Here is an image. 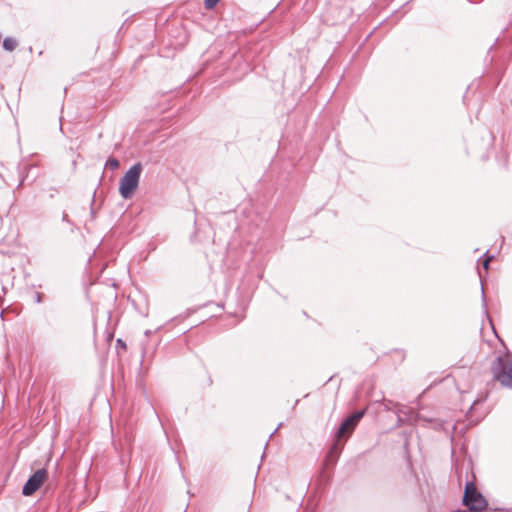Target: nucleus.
Instances as JSON below:
<instances>
[{"mask_svg": "<svg viewBox=\"0 0 512 512\" xmlns=\"http://www.w3.org/2000/svg\"><path fill=\"white\" fill-rule=\"evenodd\" d=\"M366 412L367 408H364L348 414L335 430L333 444L329 451L330 454H335V461L339 458L345 442L353 434L361 419L366 415Z\"/></svg>", "mask_w": 512, "mask_h": 512, "instance_id": "obj_1", "label": "nucleus"}, {"mask_svg": "<svg viewBox=\"0 0 512 512\" xmlns=\"http://www.w3.org/2000/svg\"><path fill=\"white\" fill-rule=\"evenodd\" d=\"M493 379L501 386L512 390V352L498 355L491 364Z\"/></svg>", "mask_w": 512, "mask_h": 512, "instance_id": "obj_2", "label": "nucleus"}, {"mask_svg": "<svg viewBox=\"0 0 512 512\" xmlns=\"http://www.w3.org/2000/svg\"><path fill=\"white\" fill-rule=\"evenodd\" d=\"M143 165L141 162L133 164L119 181V194L123 199H131L138 189Z\"/></svg>", "mask_w": 512, "mask_h": 512, "instance_id": "obj_3", "label": "nucleus"}, {"mask_svg": "<svg viewBox=\"0 0 512 512\" xmlns=\"http://www.w3.org/2000/svg\"><path fill=\"white\" fill-rule=\"evenodd\" d=\"M462 504L469 512H483L488 506L486 498L478 490L474 479L465 482Z\"/></svg>", "mask_w": 512, "mask_h": 512, "instance_id": "obj_4", "label": "nucleus"}, {"mask_svg": "<svg viewBox=\"0 0 512 512\" xmlns=\"http://www.w3.org/2000/svg\"><path fill=\"white\" fill-rule=\"evenodd\" d=\"M402 414L406 419V422L410 425H415L419 421H423L425 427H432L435 430H443L445 421L440 420L438 418L426 417L421 415L419 412L414 411L412 408H406L404 405L402 407Z\"/></svg>", "mask_w": 512, "mask_h": 512, "instance_id": "obj_5", "label": "nucleus"}, {"mask_svg": "<svg viewBox=\"0 0 512 512\" xmlns=\"http://www.w3.org/2000/svg\"><path fill=\"white\" fill-rule=\"evenodd\" d=\"M48 470L43 467L33 472L22 487L24 496L33 495L48 480Z\"/></svg>", "mask_w": 512, "mask_h": 512, "instance_id": "obj_6", "label": "nucleus"}, {"mask_svg": "<svg viewBox=\"0 0 512 512\" xmlns=\"http://www.w3.org/2000/svg\"><path fill=\"white\" fill-rule=\"evenodd\" d=\"M477 136L480 138V141H481V143L479 145L480 150H487L488 148L493 146L494 135L487 128H485V127L480 128L477 132Z\"/></svg>", "mask_w": 512, "mask_h": 512, "instance_id": "obj_7", "label": "nucleus"}, {"mask_svg": "<svg viewBox=\"0 0 512 512\" xmlns=\"http://www.w3.org/2000/svg\"><path fill=\"white\" fill-rule=\"evenodd\" d=\"M32 167H33L32 165H28V164H25L23 166H19V173L21 174V178H20L19 184L17 185V189H19L22 185H24V183L27 180H30L31 183L35 182V180L37 179L38 175H33L30 178L29 171H30V169Z\"/></svg>", "mask_w": 512, "mask_h": 512, "instance_id": "obj_8", "label": "nucleus"}, {"mask_svg": "<svg viewBox=\"0 0 512 512\" xmlns=\"http://www.w3.org/2000/svg\"><path fill=\"white\" fill-rule=\"evenodd\" d=\"M485 400H486V397L477 398L473 401L472 405L469 407V409L466 413V417L469 422V426H475L481 421L482 418L473 419L472 411L476 405L483 403Z\"/></svg>", "mask_w": 512, "mask_h": 512, "instance_id": "obj_9", "label": "nucleus"}, {"mask_svg": "<svg viewBox=\"0 0 512 512\" xmlns=\"http://www.w3.org/2000/svg\"><path fill=\"white\" fill-rule=\"evenodd\" d=\"M2 46L5 51L13 52L18 46V41L16 38L8 36L3 39Z\"/></svg>", "mask_w": 512, "mask_h": 512, "instance_id": "obj_10", "label": "nucleus"}, {"mask_svg": "<svg viewBox=\"0 0 512 512\" xmlns=\"http://www.w3.org/2000/svg\"><path fill=\"white\" fill-rule=\"evenodd\" d=\"M402 407L403 405L400 404V403H396L395 404V410H394V413L396 414L397 416V421H396V426L397 427H401L403 426L406 422V419L404 418L403 414H402Z\"/></svg>", "mask_w": 512, "mask_h": 512, "instance_id": "obj_11", "label": "nucleus"}, {"mask_svg": "<svg viewBox=\"0 0 512 512\" xmlns=\"http://www.w3.org/2000/svg\"><path fill=\"white\" fill-rule=\"evenodd\" d=\"M119 165H120V162L115 157H109L105 163V167L110 168L111 170L117 169L119 167Z\"/></svg>", "mask_w": 512, "mask_h": 512, "instance_id": "obj_12", "label": "nucleus"}, {"mask_svg": "<svg viewBox=\"0 0 512 512\" xmlns=\"http://www.w3.org/2000/svg\"><path fill=\"white\" fill-rule=\"evenodd\" d=\"M481 291H482L483 313H484L485 317L489 320V322H491V317H490L488 309H487L486 296H485V292H484L483 286L481 287Z\"/></svg>", "mask_w": 512, "mask_h": 512, "instance_id": "obj_13", "label": "nucleus"}, {"mask_svg": "<svg viewBox=\"0 0 512 512\" xmlns=\"http://www.w3.org/2000/svg\"><path fill=\"white\" fill-rule=\"evenodd\" d=\"M221 0H204V7L207 10L214 9Z\"/></svg>", "mask_w": 512, "mask_h": 512, "instance_id": "obj_14", "label": "nucleus"}, {"mask_svg": "<svg viewBox=\"0 0 512 512\" xmlns=\"http://www.w3.org/2000/svg\"><path fill=\"white\" fill-rule=\"evenodd\" d=\"M382 404H383V408H384V410H386V411H393V412H394V410H395V404H396V403H394V402H393V401H391V400H385V399H384Z\"/></svg>", "mask_w": 512, "mask_h": 512, "instance_id": "obj_15", "label": "nucleus"}, {"mask_svg": "<svg viewBox=\"0 0 512 512\" xmlns=\"http://www.w3.org/2000/svg\"><path fill=\"white\" fill-rule=\"evenodd\" d=\"M330 479H331L330 475H324V473H321L320 479H319L320 485L325 488L328 485Z\"/></svg>", "mask_w": 512, "mask_h": 512, "instance_id": "obj_16", "label": "nucleus"}, {"mask_svg": "<svg viewBox=\"0 0 512 512\" xmlns=\"http://www.w3.org/2000/svg\"><path fill=\"white\" fill-rule=\"evenodd\" d=\"M484 256H486L487 258L482 261V266H483V268L485 270H487L489 268V263L494 258V256L493 255H488V251L485 252Z\"/></svg>", "mask_w": 512, "mask_h": 512, "instance_id": "obj_17", "label": "nucleus"}, {"mask_svg": "<svg viewBox=\"0 0 512 512\" xmlns=\"http://www.w3.org/2000/svg\"><path fill=\"white\" fill-rule=\"evenodd\" d=\"M95 195H96V190L93 193V197H92V201H91L90 213H91L92 218H95V216H96V210L94 209Z\"/></svg>", "mask_w": 512, "mask_h": 512, "instance_id": "obj_18", "label": "nucleus"}, {"mask_svg": "<svg viewBox=\"0 0 512 512\" xmlns=\"http://www.w3.org/2000/svg\"><path fill=\"white\" fill-rule=\"evenodd\" d=\"M44 294L40 292L35 293V302L40 304L43 302Z\"/></svg>", "mask_w": 512, "mask_h": 512, "instance_id": "obj_19", "label": "nucleus"}, {"mask_svg": "<svg viewBox=\"0 0 512 512\" xmlns=\"http://www.w3.org/2000/svg\"><path fill=\"white\" fill-rule=\"evenodd\" d=\"M117 347H122V348H126V343L122 340V339H117Z\"/></svg>", "mask_w": 512, "mask_h": 512, "instance_id": "obj_20", "label": "nucleus"}, {"mask_svg": "<svg viewBox=\"0 0 512 512\" xmlns=\"http://www.w3.org/2000/svg\"><path fill=\"white\" fill-rule=\"evenodd\" d=\"M281 426H282V423H279V424H278V426L276 427V429H275L273 432H271V434H270L269 438H272V437L275 435V433L277 432V430H278Z\"/></svg>", "mask_w": 512, "mask_h": 512, "instance_id": "obj_21", "label": "nucleus"}, {"mask_svg": "<svg viewBox=\"0 0 512 512\" xmlns=\"http://www.w3.org/2000/svg\"><path fill=\"white\" fill-rule=\"evenodd\" d=\"M62 220L66 221V222H70L69 218H68V215L65 212L62 214Z\"/></svg>", "mask_w": 512, "mask_h": 512, "instance_id": "obj_22", "label": "nucleus"}, {"mask_svg": "<svg viewBox=\"0 0 512 512\" xmlns=\"http://www.w3.org/2000/svg\"><path fill=\"white\" fill-rule=\"evenodd\" d=\"M502 512H512V508H502L500 509Z\"/></svg>", "mask_w": 512, "mask_h": 512, "instance_id": "obj_23", "label": "nucleus"}, {"mask_svg": "<svg viewBox=\"0 0 512 512\" xmlns=\"http://www.w3.org/2000/svg\"><path fill=\"white\" fill-rule=\"evenodd\" d=\"M61 121H62V117H60V125H59V128L62 131V123H61Z\"/></svg>", "mask_w": 512, "mask_h": 512, "instance_id": "obj_24", "label": "nucleus"}, {"mask_svg": "<svg viewBox=\"0 0 512 512\" xmlns=\"http://www.w3.org/2000/svg\"><path fill=\"white\" fill-rule=\"evenodd\" d=\"M193 311H191L190 309H187V316L190 315Z\"/></svg>", "mask_w": 512, "mask_h": 512, "instance_id": "obj_25", "label": "nucleus"}, {"mask_svg": "<svg viewBox=\"0 0 512 512\" xmlns=\"http://www.w3.org/2000/svg\"><path fill=\"white\" fill-rule=\"evenodd\" d=\"M258 277H259L260 279H262V278H263V273H260V274L258 275Z\"/></svg>", "mask_w": 512, "mask_h": 512, "instance_id": "obj_26", "label": "nucleus"}, {"mask_svg": "<svg viewBox=\"0 0 512 512\" xmlns=\"http://www.w3.org/2000/svg\"><path fill=\"white\" fill-rule=\"evenodd\" d=\"M490 325L493 326L492 321L490 322ZM492 328H494V327H492ZM493 332H496V329H493Z\"/></svg>", "mask_w": 512, "mask_h": 512, "instance_id": "obj_27", "label": "nucleus"}, {"mask_svg": "<svg viewBox=\"0 0 512 512\" xmlns=\"http://www.w3.org/2000/svg\"><path fill=\"white\" fill-rule=\"evenodd\" d=\"M455 512H465V511L457 510V511H455Z\"/></svg>", "mask_w": 512, "mask_h": 512, "instance_id": "obj_28", "label": "nucleus"}]
</instances>
